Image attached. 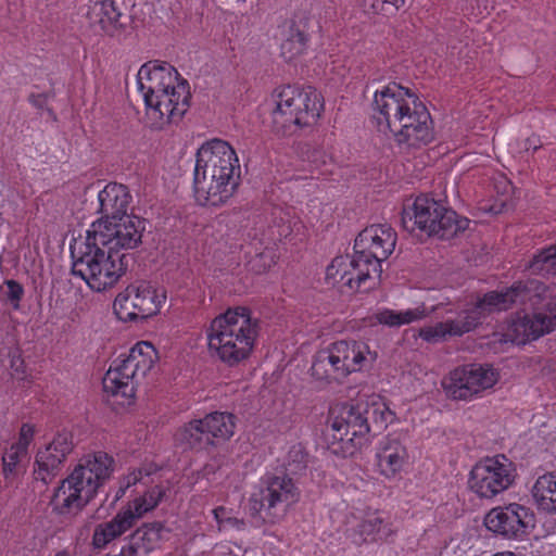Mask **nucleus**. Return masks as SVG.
I'll list each match as a JSON object with an SVG mask.
<instances>
[{
    "mask_svg": "<svg viewBox=\"0 0 556 556\" xmlns=\"http://www.w3.org/2000/svg\"><path fill=\"white\" fill-rule=\"evenodd\" d=\"M377 129L400 147L421 148L434 139L432 118L419 97L397 83L376 90L371 102Z\"/></svg>",
    "mask_w": 556,
    "mask_h": 556,
    "instance_id": "1",
    "label": "nucleus"
},
{
    "mask_svg": "<svg viewBox=\"0 0 556 556\" xmlns=\"http://www.w3.org/2000/svg\"><path fill=\"white\" fill-rule=\"evenodd\" d=\"M546 292V287L539 280L515 282L503 291H491L483 295L475 305L456 312L443 320L419 329L418 337L428 343H440L453 337H462L476 329L486 313L501 312L514 304L536 306Z\"/></svg>",
    "mask_w": 556,
    "mask_h": 556,
    "instance_id": "2",
    "label": "nucleus"
},
{
    "mask_svg": "<svg viewBox=\"0 0 556 556\" xmlns=\"http://www.w3.org/2000/svg\"><path fill=\"white\" fill-rule=\"evenodd\" d=\"M137 87L153 129L178 123L190 106L188 81L167 62L155 60L144 63L137 74Z\"/></svg>",
    "mask_w": 556,
    "mask_h": 556,
    "instance_id": "3",
    "label": "nucleus"
},
{
    "mask_svg": "<svg viewBox=\"0 0 556 556\" xmlns=\"http://www.w3.org/2000/svg\"><path fill=\"white\" fill-rule=\"evenodd\" d=\"M240 162L235 149L222 139L204 142L195 154L193 195L199 205L228 203L240 185Z\"/></svg>",
    "mask_w": 556,
    "mask_h": 556,
    "instance_id": "4",
    "label": "nucleus"
},
{
    "mask_svg": "<svg viewBox=\"0 0 556 556\" xmlns=\"http://www.w3.org/2000/svg\"><path fill=\"white\" fill-rule=\"evenodd\" d=\"M100 231L97 235L88 228L84 240L71 244L73 275L97 292L113 287L127 269L126 254L106 245Z\"/></svg>",
    "mask_w": 556,
    "mask_h": 556,
    "instance_id": "5",
    "label": "nucleus"
},
{
    "mask_svg": "<svg viewBox=\"0 0 556 556\" xmlns=\"http://www.w3.org/2000/svg\"><path fill=\"white\" fill-rule=\"evenodd\" d=\"M113 466V457L105 452L84 456L54 491V508L62 514L81 509L110 478Z\"/></svg>",
    "mask_w": 556,
    "mask_h": 556,
    "instance_id": "6",
    "label": "nucleus"
},
{
    "mask_svg": "<svg viewBox=\"0 0 556 556\" xmlns=\"http://www.w3.org/2000/svg\"><path fill=\"white\" fill-rule=\"evenodd\" d=\"M156 361L157 352L148 341L137 342L128 353L121 354L112 362L102 379L108 401L113 405H131L139 381L147 376Z\"/></svg>",
    "mask_w": 556,
    "mask_h": 556,
    "instance_id": "7",
    "label": "nucleus"
},
{
    "mask_svg": "<svg viewBox=\"0 0 556 556\" xmlns=\"http://www.w3.org/2000/svg\"><path fill=\"white\" fill-rule=\"evenodd\" d=\"M402 227L408 232L416 229L440 239H452L464 232L470 220L427 195L417 197L405 204L401 214Z\"/></svg>",
    "mask_w": 556,
    "mask_h": 556,
    "instance_id": "8",
    "label": "nucleus"
},
{
    "mask_svg": "<svg viewBox=\"0 0 556 556\" xmlns=\"http://www.w3.org/2000/svg\"><path fill=\"white\" fill-rule=\"evenodd\" d=\"M273 123L282 129L316 124L324 110L321 94L311 86H279L271 92Z\"/></svg>",
    "mask_w": 556,
    "mask_h": 556,
    "instance_id": "9",
    "label": "nucleus"
},
{
    "mask_svg": "<svg viewBox=\"0 0 556 556\" xmlns=\"http://www.w3.org/2000/svg\"><path fill=\"white\" fill-rule=\"evenodd\" d=\"M299 500L300 491L289 476H266L250 496V513L256 522L275 525Z\"/></svg>",
    "mask_w": 556,
    "mask_h": 556,
    "instance_id": "10",
    "label": "nucleus"
},
{
    "mask_svg": "<svg viewBox=\"0 0 556 556\" xmlns=\"http://www.w3.org/2000/svg\"><path fill=\"white\" fill-rule=\"evenodd\" d=\"M159 468L154 464H146L139 468L130 470L118 480V488L115 493V501L124 497L128 490L136 496L121 508V513L130 514V525L136 522L146 514L155 509L165 495V490L161 484H153V475Z\"/></svg>",
    "mask_w": 556,
    "mask_h": 556,
    "instance_id": "11",
    "label": "nucleus"
},
{
    "mask_svg": "<svg viewBox=\"0 0 556 556\" xmlns=\"http://www.w3.org/2000/svg\"><path fill=\"white\" fill-rule=\"evenodd\" d=\"M381 274L377 261L354 251L353 255H340L331 261L326 268V280L340 289L368 291L379 285Z\"/></svg>",
    "mask_w": 556,
    "mask_h": 556,
    "instance_id": "12",
    "label": "nucleus"
},
{
    "mask_svg": "<svg viewBox=\"0 0 556 556\" xmlns=\"http://www.w3.org/2000/svg\"><path fill=\"white\" fill-rule=\"evenodd\" d=\"M517 478L515 464L504 454L486 456L475 464L469 473L470 490L480 498H494L508 490Z\"/></svg>",
    "mask_w": 556,
    "mask_h": 556,
    "instance_id": "13",
    "label": "nucleus"
},
{
    "mask_svg": "<svg viewBox=\"0 0 556 556\" xmlns=\"http://www.w3.org/2000/svg\"><path fill=\"white\" fill-rule=\"evenodd\" d=\"M239 317H243L242 306L215 317L206 330L210 351L229 365L243 359V349L239 345L243 342V323Z\"/></svg>",
    "mask_w": 556,
    "mask_h": 556,
    "instance_id": "14",
    "label": "nucleus"
},
{
    "mask_svg": "<svg viewBox=\"0 0 556 556\" xmlns=\"http://www.w3.org/2000/svg\"><path fill=\"white\" fill-rule=\"evenodd\" d=\"M498 380V374L489 366L470 364L456 367L442 380L446 396L454 401H471Z\"/></svg>",
    "mask_w": 556,
    "mask_h": 556,
    "instance_id": "15",
    "label": "nucleus"
},
{
    "mask_svg": "<svg viewBox=\"0 0 556 556\" xmlns=\"http://www.w3.org/2000/svg\"><path fill=\"white\" fill-rule=\"evenodd\" d=\"M270 226L266 231L262 232L261 238L254 235L250 242V251L254 252V256L249 261L251 269L256 274L265 273L270 269L277 262L276 245L283 239H291L295 232L302 228V223L296 218L285 220Z\"/></svg>",
    "mask_w": 556,
    "mask_h": 556,
    "instance_id": "16",
    "label": "nucleus"
},
{
    "mask_svg": "<svg viewBox=\"0 0 556 556\" xmlns=\"http://www.w3.org/2000/svg\"><path fill=\"white\" fill-rule=\"evenodd\" d=\"M486 529L508 540L523 539L534 526V515L530 508L510 503L492 508L484 517Z\"/></svg>",
    "mask_w": 556,
    "mask_h": 556,
    "instance_id": "17",
    "label": "nucleus"
},
{
    "mask_svg": "<svg viewBox=\"0 0 556 556\" xmlns=\"http://www.w3.org/2000/svg\"><path fill=\"white\" fill-rule=\"evenodd\" d=\"M90 230L103 236V242L114 250L135 249L141 243L144 223L135 215H126L117 220L99 218L93 222Z\"/></svg>",
    "mask_w": 556,
    "mask_h": 556,
    "instance_id": "18",
    "label": "nucleus"
},
{
    "mask_svg": "<svg viewBox=\"0 0 556 556\" xmlns=\"http://www.w3.org/2000/svg\"><path fill=\"white\" fill-rule=\"evenodd\" d=\"M72 434L63 431L58 433L53 440L37 453L36 456V480L45 484L62 470L67 455L73 451Z\"/></svg>",
    "mask_w": 556,
    "mask_h": 556,
    "instance_id": "19",
    "label": "nucleus"
},
{
    "mask_svg": "<svg viewBox=\"0 0 556 556\" xmlns=\"http://www.w3.org/2000/svg\"><path fill=\"white\" fill-rule=\"evenodd\" d=\"M311 17L305 12H296L280 25V55L287 62L302 56L309 43Z\"/></svg>",
    "mask_w": 556,
    "mask_h": 556,
    "instance_id": "20",
    "label": "nucleus"
},
{
    "mask_svg": "<svg viewBox=\"0 0 556 556\" xmlns=\"http://www.w3.org/2000/svg\"><path fill=\"white\" fill-rule=\"evenodd\" d=\"M397 236L387 224L371 225L358 233L354 242V251L364 253L380 265L394 251Z\"/></svg>",
    "mask_w": 556,
    "mask_h": 556,
    "instance_id": "21",
    "label": "nucleus"
},
{
    "mask_svg": "<svg viewBox=\"0 0 556 556\" xmlns=\"http://www.w3.org/2000/svg\"><path fill=\"white\" fill-rule=\"evenodd\" d=\"M330 428L333 431V439L338 441L354 442L355 439L368 434L370 424L366 419L363 403L341 406L331 419Z\"/></svg>",
    "mask_w": 556,
    "mask_h": 556,
    "instance_id": "22",
    "label": "nucleus"
},
{
    "mask_svg": "<svg viewBox=\"0 0 556 556\" xmlns=\"http://www.w3.org/2000/svg\"><path fill=\"white\" fill-rule=\"evenodd\" d=\"M375 457L377 471L388 480L400 476L409 460L406 445L399 437L392 434L379 442Z\"/></svg>",
    "mask_w": 556,
    "mask_h": 556,
    "instance_id": "23",
    "label": "nucleus"
},
{
    "mask_svg": "<svg viewBox=\"0 0 556 556\" xmlns=\"http://www.w3.org/2000/svg\"><path fill=\"white\" fill-rule=\"evenodd\" d=\"M555 328L556 315L534 313L514 319L505 337L506 341L521 345L549 333Z\"/></svg>",
    "mask_w": 556,
    "mask_h": 556,
    "instance_id": "24",
    "label": "nucleus"
},
{
    "mask_svg": "<svg viewBox=\"0 0 556 556\" xmlns=\"http://www.w3.org/2000/svg\"><path fill=\"white\" fill-rule=\"evenodd\" d=\"M330 349L344 377L371 365L377 358V353L364 342L342 340L332 343Z\"/></svg>",
    "mask_w": 556,
    "mask_h": 556,
    "instance_id": "25",
    "label": "nucleus"
},
{
    "mask_svg": "<svg viewBox=\"0 0 556 556\" xmlns=\"http://www.w3.org/2000/svg\"><path fill=\"white\" fill-rule=\"evenodd\" d=\"M99 213L104 220H117L128 215L131 201L128 188L122 184L110 182L99 193Z\"/></svg>",
    "mask_w": 556,
    "mask_h": 556,
    "instance_id": "26",
    "label": "nucleus"
},
{
    "mask_svg": "<svg viewBox=\"0 0 556 556\" xmlns=\"http://www.w3.org/2000/svg\"><path fill=\"white\" fill-rule=\"evenodd\" d=\"M130 514L118 511L112 519L101 521L93 527L90 546L93 551H103L132 528Z\"/></svg>",
    "mask_w": 556,
    "mask_h": 556,
    "instance_id": "27",
    "label": "nucleus"
},
{
    "mask_svg": "<svg viewBox=\"0 0 556 556\" xmlns=\"http://www.w3.org/2000/svg\"><path fill=\"white\" fill-rule=\"evenodd\" d=\"M300 169L309 174L311 178L328 175L332 172L333 161L323 147L311 142H302L296 147Z\"/></svg>",
    "mask_w": 556,
    "mask_h": 556,
    "instance_id": "28",
    "label": "nucleus"
},
{
    "mask_svg": "<svg viewBox=\"0 0 556 556\" xmlns=\"http://www.w3.org/2000/svg\"><path fill=\"white\" fill-rule=\"evenodd\" d=\"M127 288L131 292L135 306L141 319L157 314L166 301V292L150 282L141 281Z\"/></svg>",
    "mask_w": 556,
    "mask_h": 556,
    "instance_id": "29",
    "label": "nucleus"
},
{
    "mask_svg": "<svg viewBox=\"0 0 556 556\" xmlns=\"http://www.w3.org/2000/svg\"><path fill=\"white\" fill-rule=\"evenodd\" d=\"M164 527L160 522L146 523L138 528L129 539L126 551L132 556H146L160 546Z\"/></svg>",
    "mask_w": 556,
    "mask_h": 556,
    "instance_id": "30",
    "label": "nucleus"
},
{
    "mask_svg": "<svg viewBox=\"0 0 556 556\" xmlns=\"http://www.w3.org/2000/svg\"><path fill=\"white\" fill-rule=\"evenodd\" d=\"M122 13L113 0H102L92 3L87 12L91 25H99L105 33H113L119 26Z\"/></svg>",
    "mask_w": 556,
    "mask_h": 556,
    "instance_id": "31",
    "label": "nucleus"
},
{
    "mask_svg": "<svg viewBox=\"0 0 556 556\" xmlns=\"http://www.w3.org/2000/svg\"><path fill=\"white\" fill-rule=\"evenodd\" d=\"M206 433V444H214V440H228L235 430V416L230 413L214 412L203 419Z\"/></svg>",
    "mask_w": 556,
    "mask_h": 556,
    "instance_id": "32",
    "label": "nucleus"
},
{
    "mask_svg": "<svg viewBox=\"0 0 556 556\" xmlns=\"http://www.w3.org/2000/svg\"><path fill=\"white\" fill-rule=\"evenodd\" d=\"M531 495L540 508L556 514V471L539 476L531 488Z\"/></svg>",
    "mask_w": 556,
    "mask_h": 556,
    "instance_id": "33",
    "label": "nucleus"
},
{
    "mask_svg": "<svg viewBox=\"0 0 556 556\" xmlns=\"http://www.w3.org/2000/svg\"><path fill=\"white\" fill-rule=\"evenodd\" d=\"M434 309L435 308L433 307L428 312L424 305L405 311L383 308L375 314V319L377 323L388 327H401L428 317Z\"/></svg>",
    "mask_w": 556,
    "mask_h": 556,
    "instance_id": "34",
    "label": "nucleus"
},
{
    "mask_svg": "<svg viewBox=\"0 0 556 556\" xmlns=\"http://www.w3.org/2000/svg\"><path fill=\"white\" fill-rule=\"evenodd\" d=\"M357 531L365 542L387 540L395 533L392 523L378 513L367 514L359 522Z\"/></svg>",
    "mask_w": 556,
    "mask_h": 556,
    "instance_id": "35",
    "label": "nucleus"
},
{
    "mask_svg": "<svg viewBox=\"0 0 556 556\" xmlns=\"http://www.w3.org/2000/svg\"><path fill=\"white\" fill-rule=\"evenodd\" d=\"M311 371L315 379L321 381H339L345 378L341 367L334 359L330 346L316 354Z\"/></svg>",
    "mask_w": 556,
    "mask_h": 556,
    "instance_id": "36",
    "label": "nucleus"
},
{
    "mask_svg": "<svg viewBox=\"0 0 556 556\" xmlns=\"http://www.w3.org/2000/svg\"><path fill=\"white\" fill-rule=\"evenodd\" d=\"M363 407L370 431L381 432L395 420L394 412L380 399H371L370 402L363 403Z\"/></svg>",
    "mask_w": 556,
    "mask_h": 556,
    "instance_id": "37",
    "label": "nucleus"
},
{
    "mask_svg": "<svg viewBox=\"0 0 556 556\" xmlns=\"http://www.w3.org/2000/svg\"><path fill=\"white\" fill-rule=\"evenodd\" d=\"M175 440L179 444L191 448L206 444V433L204 432L202 419H193L179 428L175 433Z\"/></svg>",
    "mask_w": 556,
    "mask_h": 556,
    "instance_id": "38",
    "label": "nucleus"
},
{
    "mask_svg": "<svg viewBox=\"0 0 556 556\" xmlns=\"http://www.w3.org/2000/svg\"><path fill=\"white\" fill-rule=\"evenodd\" d=\"M527 268L536 275H556V244L534 255Z\"/></svg>",
    "mask_w": 556,
    "mask_h": 556,
    "instance_id": "39",
    "label": "nucleus"
},
{
    "mask_svg": "<svg viewBox=\"0 0 556 556\" xmlns=\"http://www.w3.org/2000/svg\"><path fill=\"white\" fill-rule=\"evenodd\" d=\"M113 309L116 317L122 321L141 319L140 314L137 312V307L135 306L131 292H129L128 288L124 292L118 293V295L115 298Z\"/></svg>",
    "mask_w": 556,
    "mask_h": 556,
    "instance_id": "40",
    "label": "nucleus"
},
{
    "mask_svg": "<svg viewBox=\"0 0 556 556\" xmlns=\"http://www.w3.org/2000/svg\"><path fill=\"white\" fill-rule=\"evenodd\" d=\"M308 463V453L302 443L293 444L287 454L285 467L291 475L303 472Z\"/></svg>",
    "mask_w": 556,
    "mask_h": 556,
    "instance_id": "41",
    "label": "nucleus"
},
{
    "mask_svg": "<svg viewBox=\"0 0 556 556\" xmlns=\"http://www.w3.org/2000/svg\"><path fill=\"white\" fill-rule=\"evenodd\" d=\"M0 291L13 309H20L25 290L18 281L14 279H7L3 282V287L0 288Z\"/></svg>",
    "mask_w": 556,
    "mask_h": 556,
    "instance_id": "42",
    "label": "nucleus"
},
{
    "mask_svg": "<svg viewBox=\"0 0 556 556\" xmlns=\"http://www.w3.org/2000/svg\"><path fill=\"white\" fill-rule=\"evenodd\" d=\"M26 456H27V451H22V447L17 446L14 443L10 446V448H8L4 452V454L2 456V463H3V472L7 478L9 477V475L14 472L20 460Z\"/></svg>",
    "mask_w": 556,
    "mask_h": 556,
    "instance_id": "43",
    "label": "nucleus"
},
{
    "mask_svg": "<svg viewBox=\"0 0 556 556\" xmlns=\"http://www.w3.org/2000/svg\"><path fill=\"white\" fill-rule=\"evenodd\" d=\"M214 519L218 525L219 530H228L239 528L240 520L235 515L233 510L224 506H218L212 510Z\"/></svg>",
    "mask_w": 556,
    "mask_h": 556,
    "instance_id": "44",
    "label": "nucleus"
},
{
    "mask_svg": "<svg viewBox=\"0 0 556 556\" xmlns=\"http://www.w3.org/2000/svg\"><path fill=\"white\" fill-rule=\"evenodd\" d=\"M405 0H363L364 10L367 13H380L388 11L389 9L397 11L403 7Z\"/></svg>",
    "mask_w": 556,
    "mask_h": 556,
    "instance_id": "45",
    "label": "nucleus"
},
{
    "mask_svg": "<svg viewBox=\"0 0 556 556\" xmlns=\"http://www.w3.org/2000/svg\"><path fill=\"white\" fill-rule=\"evenodd\" d=\"M261 325L257 318H252L251 313L245 308V357L250 352L260 334Z\"/></svg>",
    "mask_w": 556,
    "mask_h": 556,
    "instance_id": "46",
    "label": "nucleus"
},
{
    "mask_svg": "<svg viewBox=\"0 0 556 556\" xmlns=\"http://www.w3.org/2000/svg\"><path fill=\"white\" fill-rule=\"evenodd\" d=\"M34 435V427L29 424H23L20 430L18 441L15 444L22 447V451H28V446L31 443Z\"/></svg>",
    "mask_w": 556,
    "mask_h": 556,
    "instance_id": "47",
    "label": "nucleus"
},
{
    "mask_svg": "<svg viewBox=\"0 0 556 556\" xmlns=\"http://www.w3.org/2000/svg\"><path fill=\"white\" fill-rule=\"evenodd\" d=\"M10 364L13 370V376L17 379L25 380V362L21 355L16 354V352L12 353Z\"/></svg>",
    "mask_w": 556,
    "mask_h": 556,
    "instance_id": "48",
    "label": "nucleus"
},
{
    "mask_svg": "<svg viewBox=\"0 0 556 556\" xmlns=\"http://www.w3.org/2000/svg\"><path fill=\"white\" fill-rule=\"evenodd\" d=\"M542 147L541 140L536 136H531L525 140L523 148L527 152H535Z\"/></svg>",
    "mask_w": 556,
    "mask_h": 556,
    "instance_id": "49",
    "label": "nucleus"
},
{
    "mask_svg": "<svg viewBox=\"0 0 556 556\" xmlns=\"http://www.w3.org/2000/svg\"><path fill=\"white\" fill-rule=\"evenodd\" d=\"M29 101L35 105V106H41L42 103L45 102V99L41 97V96H34L31 94L29 97Z\"/></svg>",
    "mask_w": 556,
    "mask_h": 556,
    "instance_id": "50",
    "label": "nucleus"
},
{
    "mask_svg": "<svg viewBox=\"0 0 556 556\" xmlns=\"http://www.w3.org/2000/svg\"><path fill=\"white\" fill-rule=\"evenodd\" d=\"M49 556H72V555L67 548H63L61 551H58L55 554L49 555Z\"/></svg>",
    "mask_w": 556,
    "mask_h": 556,
    "instance_id": "51",
    "label": "nucleus"
},
{
    "mask_svg": "<svg viewBox=\"0 0 556 556\" xmlns=\"http://www.w3.org/2000/svg\"><path fill=\"white\" fill-rule=\"evenodd\" d=\"M108 556H132V555L130 553H128V551H126V548L123 546L118 554L108 555Z\"/></svg>",
    "mask_w": 556,
    "mask_h": 556,
    "instance_id": "52",
    "label": "nucleus"
}]
</instances>
